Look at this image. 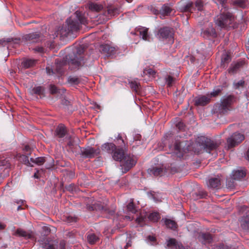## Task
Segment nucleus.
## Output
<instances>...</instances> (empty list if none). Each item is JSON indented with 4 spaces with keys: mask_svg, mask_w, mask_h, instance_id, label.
Returning <instances> with one entry per match:
<instances>
[{
    "mask_svg": "<svg viewBox=\"0 0 249 249\" xmlns=\"http://www.w3.org/2000/svg\"><path fill=\"white\" fill-rule=\"evenodd\" d=\"M234 18L232 14L227 10L221 11V13L215 18V23L221 28H224L229 26L233 22Z\"/></svg>",
    "mask_w": 249,
    "mask_h": 249,
    "instance_id": "nucleus-1",
    "label": "nucleus"
},
{
    "mask_svg": "<svg viewBox=\"0 0 249 249\" xmlns=\"http://www.w3.org/2000/svg\"><path fill=\"white\" fill-rule=\"evenodd\" d=\"M67 27H62L58 31L57 35L60 34L62 37L67 36L70 32L77 31L80 28L78 23L73 21L71 18L67 19Z\"/></svg>",
    "mask_w": 249,
    "mask_h": 249,
    "instance_id": "nucleus-2",
    "label": "nucleus"
},
{
    "mask_svg": "<svg viewBox=\"0 0 249 249\" xmlns=\"http://www.w3.org/2000/svg\"><path fill=\"white\" fill-rule=\"evenodd\" d=\"M84 53L83 48H79L77 50V53L71 56L68 60V63L70 65H73L74 68H76L85 64L83 57L82 54Z\"/></svg>",
    "mask_w": 249,
    "mask_h": 249,
    "instance_id": "nucleus-3",
    "label": "nucleus"
},
{
    "mask_svg": "<svg viewBox=\"0 0 249 249\" xmlns=\"http://www.w3.org/2000/svg\"><path fill=\"white\" fill-rule=\"evenodd\" d=\"M245 139L243 134L235 132L231 137L228 138L227 140L228 148L230 149L235 147L241 142Z\"/></svg>",
    "mask_w": 249,
    "mask_h": 249,
    "instance_id": "nucleus-4",
    "label": "nucleus"
},
{
    "mask_svg": "<svg viewBox=\"0 0 249 249\" xmlns=\"http://www.w3.org/2000/svg\"><path fill=\"white\" fill-rule=\"evenodd\" d=\"M136 163L135 159L130 155H126L121 160V166L124 173H126L133 167Z\"/></svg>",
    "mask_w": 249,
    "mask_h": 249,
    "instance_id": "nucleus-5",
    "label": "nucleus"
},
{
    "mask_svg": "<svg viewBox=\"0 0 249 249\" xmlns=\"http://www.w3.org/2000/svg\"><path fill=\"white\" fill-rule=\"evenodd\" d=\"M246 172L243 170H234L231 174V178L227 181V186L229 188L234 187L233 180H238L245 177Z\"/></svg>",
    "mask_w": 249,
    "mask_h": 249,
    "instance_id": "nucleus-6",
    "label": "nucleus"
},
{
    "mask_svg": "<svg viewBox=\"0 0 249 249\" xmlns=\"http://www.w3.org/2000/svg\"><path fill=\"white\" fill-rule=\"evenodd\" d=\"M235 99L233 96H229L223 99L221 101V104L219 107L220 112L223 114L226 113L229 110L230 106L234 102Z\"/></svg>",
    "mask_w": 249,
    "mask_h": 249,
    "instance_id": "nucleus-7",
    "label": "nucleus"
},
{
    "mask_svg": "<svg viewBox=\"0 0 249 249\" xmlns=\"http://www.w3.org/2000/svg\"><path fill=\"white\" fill-rule=\"evenodd\" d=\"M81 155L83 157L86 158H91L99 153V149H95L92 147H88L81 150Z\"/></svg>",
    "mask_w": 249,
    "mask_h": 249,
    "instance_id": "nucleus-8",
    "label": "nucleus"
},
{
    "mask_svg": "<svg viewBox=\"0 0 249 249\" xmlns=\"http://www.w3.org/2000/svg\"><path fill=\"white\" fill-rule=\"evenodd\" d=\"M166 249H184L182 245L174 238H170L166 241Z\"/></svg>",
    "mask_w": 249,
    "mask_h": 249,
    "instance_id": "nucleus-9",
    "label": "nucleus"
},
{
    "mask_svg": "<svg viewBox=\"0 0 249 249\" xmlns=\"http://www.w3.org/2000/svg\"><path fill=\"white\" fill-rule=\"evenodd\" d=\"M219 145V143L210 139H206L204 144V148L207 152L210 153L211 151L216 149L218 147Z\"/></svg>",
    "mask_w": 249,
    "mask_h": 249,
    "instance_id": "nucleus-10",
    "label": "nucleus"
},
{
    "mask_svg": "<svg viewBox=\"0 0 249 249\" xmlns=\"http://www.w3.org/2000/svg\"><path fill=\"white\" fill-rule=\"evenodd\" d=\"M157 35L160 38H168L172 37L173 33L171 28L164 27L159 30Z\"/></svg>",
    "mask_w": 249,
    "mask_h": 249,
    "instance_id": "nucleus-11",
    "label": "nucleus"
},
{
    "mask_svg": "<svg viewBox=\"0 0 249 249\" xmlns=\"http://www.w3.org/2000/svg\"><path fill=\"white\" fill-rule=\"evenodd\" d=\"M111 154L113 160L120 161H121L124 157L126 156L124 155L123 146L121 148H117L116 147V149Z\"/></svg>",
    "mask_w": 249,
    "mask_h": 249,
    "instance_id": "nucleus-12",
    "label": "nucleus"
},
{
    "mask_svg": "<svg viewBox=\"0 0 249 249\" xmlns=\"http://www.w3.org/2000/svg\"><path fill=\"white\" fill-rule=\"evenodd\" d=\"M101 50L104 53L111 55L116 53L118 50V47L109 44H104L101 46Z\"/></svg>",
    "mask_w": 249,
    "mask_h": 249,
    "instance_id": "nucleus-13",
    "label": "nucleus"
},
{
    "mask_svg": "<svg viewBox=\"0 0 249 249\" xmlns=\"http://www.w3.org/2000/svg\"><path fill=\"white\" fill-rule=\"evenodd\" d=\"M210 101L209 94L206 95L196 97L195 99V103L197 106H205Z\"/></svg>",
    "mask_w": 249,
    "mask_h": 249,
    "instance_id": "nucleus-14",
    "label": "nucleus"
},
{
    "mask_svg": "<svg viewBox=\"0 0 249 249\" xmlns=\"http://www.w3.org/2000/svg\"><path fill=\"white\" fill-rule=\"evenodd\" d=\"M209 27L203 31L202 34L204 37L209 36L215 37L216 36V32L214 29L212 27L211 23H209Z\"/></svg>",
    "mask_w": 249,
    "mask_h": 249,
    "instance_id": "nucleus-15",
    "label": "nucleus"
},
{
    "mask_svg": "<svg viewBox=\"0 0 249 249\" xmlns=\"http://www.w3.org/2000/svg\"><path fill=\"white\" fill-rule=\"evenodd\" d=\"M172 11V9L169 5L164 4L161 7L159 12L157 10L154 11V12L155 14L160 13L161 16H164L169 15Z\"/></svg>",
    "mask_w": 249,
    "mask_h": 249,
    "instance_id": "nucleus-16",
    "label": "nucleus"
},
{
    "mask_svg": "<svg viewBox=\"0 0 249 249\" xmlns=\"http://www.w3.org/2000/svg\"><path fill=\"white\" fill-rule=\"evenodd\" d=\"M244 64V62L243 61L232 63L228 70L229 72L231 74L235 73Z\"/></svg>",
    "mask_w": 249,
    "mask_h": 249,
    "instance_id": "nucleus-17",
    "label": "nucleus"
},
{
    "mask_svg": "<svg viewBox=\"0 0 249 249\" xmlns=\"http://www.w3.org/2000/svg\"><path fill=\"white\" fill-rule=\"evenodd\" d=\"M14 235L18 236L23 237L26 239L31 238L33 237L32 232H27L21 229L17 230Z\"/></svg>",
    "mask_w": 249,
    "mask_h": 249,
    "instance_id": "nucleus-18",
    "label": "nucleus"
},
{
    "mask_svg": "<svg viewBox=\"0 0 249 249\" xmlns=\"http://www.w3.org/2000/svg\"><path fill=\"white\" fill-rule=\"evenodd\" d=\"M39 249H55V247L53 243L44 239L40 242Z\"/></svg>",
    "mask_w": 249,
    "mask_h": 249,
    "instance_id": "nucleus-19",
    "label": "nucleus"
},
{
    "mask_svg": "<svg viewBox=\"0 0 249 249\" xmlns=\"http://www.w3.org/2000/svg\"><path fill=\"white\" fill-rule=\"evenodd\" d=\"M29 155H30V154L28 153L23 155H18V160L26 165L33 166L31 160H29Z\"/></svg>",
    "mask_w": 249,
    "mask_h": 249,
    "instance_id": "nucleus-20",
    "label": "nucleus"
},
{
    "mask_svg": "<svg viewBox=\"0 0 249 249\" xmlns=\"http://www.w3.org/2000/svg\"><path fill=\"white\" fill-rule=\"evenodd\" d=\"M208 187L211 188H216L220 185V180L217 178H212L207 183Z\"/></svg>",
    "mask_w": 249,
    "mask_h": 249,
    "instance_id": "nucleus-21",
    "label": "nucleus"
},
{
    "mask_svg": "<svg viewBox=\"0 0 249 249\" xmlns=\"http://www.w3.org/2000/svg\"><path fill=\"white\" fill-rule=\"evenodd\" d=\"M116 146L113 143H106L102 145V150L106 151L109 153H112L116 149Z\"/></svg>",
    "mask_w": 249,
    "mask_h": 249,
    "instance_id": "nucleus-22",
    "label": "nucleus"
},
{
    "mask_svg": "<svg viewBox=\"0 0 249 249\" xmlns=\"http://www.w3.org/2000/svg\"><path fill=\"white\" fill-rule=\"evenodd\" d=\"M148 29L145 27H141L138 29L140 36L146 41H149L150 36L148 34Z\"/></svg>",
    "mask_w": 249,
    "mask_h": 249,
    "instance_id": "nucleus-23",
    "label": "nucleus"
},
{
    "mask_svg": "<svg viewBox=\"0 0 249 249\" xmlns=\"http://www.w3.org/2000/svg\"><path fill=\"white\" fill-rule=\"evenodd\" d=\"M66 132L65 126L63 124H60L57 127L55 134L59 138H63L66 135Z\"/></svg>",
    "mask_w": 249,
    "mask_h": 249,
    "instance_id": "nucleus-24",
    "label": "nucleus"
},
{
    "mask_svg": "<svg viewBox=\"0 0 249 249\" xmlns=\"http://www.w3.org/2000/svg\"><path fill=\"white\" fill-rule=\"evenodd\" d=\"M87 239L88 243L90 245L95 244L99 239L98 236L93 233H88Z\"/></svg>",
    "mask_w": 249,
    "mask_h": 249,
    "instance_id": "nucleus-25",
    "label": "nucleus"
},
{
    "mask_svg": "<svg viewBox=\"0 0 249 249\" xmlns=\"http://www.w3.org/2000/svg\"><path fill=\"white\" fill-rule=\"evenodd\" d=\"M163 169L160 167H154L148 169V171L150 174L155 176L161 175L163 172Z\"/></svg>",
    "mask_w": 249,
    "mask_h": 249,
    "instance_id": "nucleus-26",
    "label": "nucleus"
},
{
    "mask_svg": "<svg viewBox=\"0 0 249 249\" xmlns=\"http://www.w3.org/2000/svg\"><path fill=\"white\" fill-rule=\"evenodd\" d=\"M233 5L242 8L247 7L249 5L248 0H236L233 2Z\"/></svg>",
    "mask_w": 249,
    "mask_h": 249,
    "instance_id": "nucleus-27",
    "label": "nucleus"
},
{
    "mask_svg": "<svg viewBox=\"0 0 249 249\" xmlns=\"http://www.w3.org/2000/svg\"><path fill=\"white\" fill-rule=\"evenodd\" d=\"M200 238L202 242L204 243H210L212 241V237L210 233H202L200 234Z\"/></svg>",
    "mask_w": 249,
    "mask_h": 249,
    "instance_id": "nucleus-28",
    "label": "nucleus"
},
{
    "mask_svg": "<svg viewBox=\"0 0 249 249\" xmlns=\"http://www.w3.org/2000/svg\"><path fill=\"white\" fill-rule=\"evenodd\" d=\"M164 223L167 228L174 230H176L177 227L176 222L170 219H165Z\"/></svg>",
    "mask_w": 249,
    "mask_h": 249,
    "instance_id": "nucleus-29",
    "label": "nucleus"
},
{
    "mask_svg": "<svg viewBox=\"0 0 249 249\" xmlns=\"http://www.w3.org/2000/svg\"><path fill=\"white\" fill-rule=\"evenodd\" d=\"M36 62V60L34 59H28L24 60L22 62V65L25 69H28L33 67Z\"/></svg>",
    "mask_w": 249,
    "mask_h": 249,
    "instance_id": "nucleus-30",
    "label": "nucleus"
},
{
    "mask_svg": "<svg viewBox=\"0 0 249 249\" xmlns=\"http://www.w3.org/2000/svg\"><path fill=\"white\" fill-rule=\"evenodd\" d=\"M39 37V35L36 33H35L26 35L25 36V39L27 40L32 41L33 42H36L37 41Z\"/></svg>",
    "mask_w": 249,
    "mask_h": 249,
    "instance_id": "nucleus-31",
    "label": "nucleus"
},
{
    "mask_svg": "<svg viewBox=\"0 0 249 249\" xmlns=\"http://www.w3.org/2000/svg\"><path fill=\"white\" fill-rule=\"evenodd\" d=\"M241 226L245 230L249 229V215L242 217L241 221Z\"/></svg>",
    "mask_w": 249,
    "mask_h": 249,
    "instance_id": "nucleus-32",
    "label": "nucleus"
},
{
    "mask_svg": "<svg viewBox=\"0 0 249 249\" xmlns=\"http://www.w3.org/2000/svg\"><path fill=\"white\" fill-rule=\"evenodd\" d=\"M11 163L8 159L0 160V169H5L10 168Z\"/></svg>",
    "mask_w": 249,
    "mask_h": 249,
    "instance_id": "nucleus-33",
    "label": "nucleus"
},
{
    "mask_svg": "<svg viewBox=\"0 0 249 249\" xmlns=\"http://www.w3.org/2000/svg\"><path fill=\"white\" fill-rule=\"evenodd\" d=\"M30 160L32 164L34 165V164H37L38 165H40L43 164L45 162V159L43 157H38L35 159L33 158H30Z\"/></svg>",
    "mask_w": 249,
    "mask_h": 249,
    "instance_id": "nucleus-34",
    "label": "nucleus"
},
{
    "mask_svg": "<svg viewBox=\"0 0 249 249\" xmlns=\"http://www.w3.org/2000/svg\"><path fill=\"white\" fill-rule=\"evenodd\" d=\"M131 89L135 91H137L140 86V83L136 80H131L129 82Z\"/></svg>",
    "mask_w": 249,
    "mask_h": 249,
    "instance_id": "nucleus-35",
    "label": "nucleus"
},
{
    "mask_svg": "<svg viewBox=\"0 0 249 249\" xmlns=\"http://www.w3.org/2000/svg\"><path fill=\"white\" fill-rule=\"evenodd\" d=\"M127 210L128 211L131 212L133 213H135L137 212V211L134 204L133 199H132L127 205Z\"/></svg>",
    "mask_w": 249,
    "mask_h": 249,
    "instance_id": "nucleus-36",
    "label": "nucleus"
},
{
    "mask_svg": "<svg viewBox=\"0 0 249 249\" xmlns=\"http://www.w3.org/2000/svg\"><path fill=\"white\" fill-rule=\"evenodd\" d=\"M245 82L243 80H240L233 83V87L235 89H242L245 87Z\"/></svg>",
    "mask_w": 249,
    "mask_h": 249,
    "instance_id": "nucleus-37",
    "label": "nucleus"
},
{
    "mask_svg": "<svg viewBox=\"0 0 249 249\" xmlns=\"http://www.w3.org/2000/svg\"><path fill=\"white\" fill-rule=\"evenodd\" d=\"M221 90H222V88L215 87L213 89V91L212 92H211V93L209 94L210 98L212 97L217 96L221 92Z\"/></svg>",
    "mask_w": 249,
    "mask_h": 249,
    "instance_id": "nucleus-38",
    "label": "nucleus"
},
{
    "mask_svg": "<svg viewBox=\"0 0 249 249\" xmlns=\"http://www.w3.org/2000/svg\"><path fill=\"white\" fill-rule=\"evenodd\" d=\"M150 220L153 222H157L159 219V214L158 213H152L148 216Z\"/></svg>",
    "mask_w": 249,
    "mask_h": 249,
    "instance_id": "nucleus-39",
    "label": "nucleus"
},
{
    "mask_svg": "<svg viewBox=\"0 0 249 249\" xmlns=\"http://www.w3.org/2000/svg\"><path fill=\"white\" fill-rule=\"evenodd\" d=\"M43 91V87L40 86L35 87L32 89L33 93L37 95H42Z\"/></svg>",
    "mask_w": 249,
    "mask_h": 249,
    "instance_id": "nucleus-40",
    "label": "nucleus"
},
{
    "mask_svg": "<svg viewBox=\"0 0 249 249\" xmlns=\"http://www.w3.org/2000/svg\"><path fill=\"white\" fill-rule=\"evenodd\" d=\"M68 81L71 84L77 85L80 83V80L77 77H70L68 78Z\"/></svg>",
    "mask_w": 249,
    "mask_h": 249,
    "instance_id": "nucleus-41",
    "label": "nucleus"
},
{
    "mask_svg": "<svg viewBox=\"0 0 249 249\" xmlns=\"http://www.w3.org/2000/svg\"><path fill=\"white\" fill-rule=\"evenodd\" d=\"M119 11L118 8L114 7H110L108 8L107 10L108 13L110 15V16H114L118 14Z\"/></svg>",
    "mask_w": 249,
    "mask_h": 249,
    "instance_id": "nucleus-42",
    "label": "nucleus"
},
{
    "mask_svg": "<svg viewBox=\"0 0 249 249\" xmlns=\"http://www.w3.org/2000/svg\"><path fill=\"white\" fill-rule=\"evenodd\" d=\"M89 8L92 10L99 11L102 9V6L96 3H91L89 5Z\"/></svg>",
    "mask_w": 249,
    "mask_h": 249,
    "instance_id": "nucleus-43",
    "label": "nucleus"
},
{
    "mask_svg": "<svg viewBox=\"0 0 249 249\" xmlns=\"http://www.w3.org/2000/svg\"><path fill=\"white\" fill-rule=\"evenodd\" d=\"M75 15H76V17H77L79 21L80 22L81 24H87V20L84 17H81L80 14V13L78 12V11H76L75 13Z\"/></svg>",
    "mask_w": 249,
    "mask_h": 249,
    "instance_id": "nucleus-44",
    "label": "nucleus"
},
{
    "mask_svg": "<svg viewBox=\"0 0 249 249\" xmlns=\"http://www.w3.org/2000/svg\"><path fill=\"white\" fill-rule=\"evenodd\" d=\"M231 59L230 58V56L227 53H225L222 56L221 59V63H222L223 65L225 63H229L231 61Z\"/></svg>",
    "mask_w": 249,
    "mask_h": 249,
    "instance_id": "nucleus-45",
    "label": "nucleus"
},
{
    "mask_svg": "<svg viewBox=\"0 0 249 249\" xmlns=\"http://www.w3.org/2000/svg\"><path fill=\"white\" fill-rule=\"evenodd\" d=\"M218 4L221 5V11L227 10L226 3L227 0H216Z\"/></svg>",
    "mask_w": 249,
    "mask_h": 249,
    "instance_id": "nucleus-46",
    "label": "nucleus"
},
{
    "mask_svg": "<svg viewBox=\"0 0 249 249\" xmlns=\"http://www.w3.org/2000/svg\"><path fill=\"white\" fill-rule=\"evenodd\" d=\"M195 5L198 11L202 10L203 7V1L202 0H196Z\"/></svg>",
    "mask_w": 249,
    "mask_h": 249,
    "instance_id": "nucleus-47",
    "label": "nucleus"
},
{
    "mask_svg": "<svg viewBox=\"0 0 249 249\" xmlns=\"http://www.w3.org/2000/svg\"><path fill=\"white\" fill-rule=\"evenodd\" d=\"M175 81V78L170 75H168L166 78V82L167 85L169 87L171 86Z\"/></svg>",
    "mask_w": 249,
    "mask_h": 249,
    "instance_id": "nucleus-48",
    "label": "nucleus"
},
{
    "mask_svg": "<svg viewBox=\"0 0 249 249\" xmlns=\"http://www.w3.org/2000/svg\"><path fill=\"white\" fill-rule=\"evenodd\" d=\"M143 73L145 74H148L149 76H153L155 74L156 72L151 69H148L144 70Z\"/></svg>",
    "mask_w": 249,
    "mask_h": 249,
    "instance_id": "nucleus-49",
    "label": "nucleus"
},
{
    "mask_svg": "<svg viewBox=\"0 0 249 249\" xmlns=\"http://www.w3.org/2000/svg\"><path fill=\"white\" fill-rule=\"evenodd\" d=\"M64 220H66L68 223L74 222L76 221V218L71 216H66Z\"/></svg>",
    "mask_w": 249,
    "mask_h": 249,
    "instance_id": "nucleus-50",
    "label": "nucleus"
},
{
    "mask_svg": "<svg viewBox=\"0 0 249 249\" xmlns=\"http://www.w3.org/2000/svg\"><path fill=\"white\" fill-rule=\"evenodd\" d=\"M145 218L143 216H140L136 219V222L141 226H142L144 222Z\"/></svg>",
    "mask_w": 249,
    "mask_h": 249,
    "instance_id": "nucleus-51",
    "label": "nucleus"
},
{
    "mask_svg": "<svg viewBox=\"0 0 249 249\" xmlns=\"http://www.w3.org/2000/svg\"><path fill=\"white\" fill-rule=\"evenodd\" d=\"M50 92L52 94H55L58 92V89L54 85H51L50 88Z\"/></svg>",
    "mask_w": 249,
    "mask_h": 249,
    "instance_id": "nucleus-52",
    "label": "nucleus"
},
{
    "mask_svg": "<svg viewBox=\"0 0 249 249\" xmlns=\"http://www.w3.org/2000/svg\"><path fill=\"white\" fill-rule=\"evenodd\" d=\"M116 139H117V141H120L121 142H119L118 144H121L122 146H123V145L124 146H125V143L124 142V140L122 139V137L120 134H118L117 137L116 138Z\"/></svg>",
    "mask_w": 249,
    "mask_h": 249,
    "instance_id": "nucleus-53",
    "label": "nucleus"
},
{
    "mask_svg": "<svg viewBox=\"0 0 249 249\" xmlns=\"http://www.w3.org/2000/svg\"><path fill=\"white\" fill-rule=\"evenodd\" d=\"M174 148L175 150L180 152L181 149L180 143L177 142L175 144Z\"/></svg>",
    "mask_w": 249,
    "mask_h": 249,
    "instance_id": "nucleus-54",
    "label": "nucleus"
},
{
    "mask_svg": "<svg viewBox=\"0 0 249 249\" xmlns=\"http://www.w3.org/2000/svg\"><path fill=\"white\" fill-rule=\"evenodd\" d=\"M65 242L64 241H60L59 247L57 249H65Z\"/></svg>",
    "mask_w": 249,
    "mask_h": 249,
    "instance_id": "nucleus-55",
    "label": "nucleus"
},
{
    "mask_svg": "<svg viewBox=\"0 0 249 249\" xmlns=\"http://www.w3.org/2000/svg\"><path fill=\"white\" fill-rule=\"evenodd\" d=\"M10 39H7V40L5 39H1L0 40V44H1L2 45H5L6 43L10 42Z\"/></svg>",
    "mask_w": 249,
    "mask_h": 249,
    "instance_id": "nucleus-56",
    "label": "nucleus"
},
{
    "mask_svg": "<svg viewBox=\"0 0 249 249\" xmlns=\"http://www.w3.org/2000/svg\"><path fill=\"white\" fill-rule=\"evenodd\" d=\"M24 150L27 152V153L31 154V148L29 146L26 145L24 147Z\"/></svg>",
    "mask_w": 249,
    "mask_h": 249,
    "instance_id": "nucleus-57",
    "label": "nucleus"
},
{
    "mask_svg": "<svg viewBox=\"0 0 249 249\" xmlns=\"http://www.w3.org/2000/svg\"><path fill=\"white\" fill-rule=\"evenodd\" d=\"M35 51L36 52H38L39 53H42L43 52V48L42 47H36L34 49Z\"/></svg>",
    "mask_w": 249,
    "mask_h": 249,
    "instance_id": "nucleus-58",
    "label": "nucleus"
},
{
    "mask_svg": "<svg viewBox=\"0 0 249 249\" xmlns=\"http://www.w3.org/2000/svg\"><path fill=\"white\" fill-rule=\"evenodd\" d=\"M219 249H229V247L222 244L220 246Z\"/></svg>",
    "mask_w": 249,
    "mask_h": 249,
    "instance_id": "nucleus-59",
    "label": "nucleus"
},
{
    "mask_svg": "<svg viewBox=\"0 0 249 249\" xmlns=\"http://www.w3.org/2000/svg\"><path fill=\"white\" fill-rule=\"evenodd\" d=\"M245 157H246V159L248 160H249V149L248 150V151L246 152V154Z\"/></svg>",
    "mask_w": 249,
    "mask_h": 249,
    "instance_id": "nucleus-60",
    "label": "nucleus"
},
{
    "mask_svg": "<svg viewBox=\"0 0 249 249\" xmlns=\"http://www.w3.org/2000/svg\"><path fill=\"white\" fill-rule=\"evenodd\" d=\"M183 124L182 123H179L177 125V126L178 127L179 129H181L183 127Z\"/></svg>",
    "mask_w": 249,
    "mask_h": 249,
    "instance_id": "nucleus-61",
    "label": "nucleus"
},
{
    "mask_svg": "<svg viewBox=\"0 0 249 249\" xmlns=\"http://www.w3.org/2000/svg\"><path fill=\"white\" fill-rule=\"evenodd\" d=\"M200 193L202 194L200 197H203L206 196V193L204 191L200 192Z\"/></svg>",
    "mask_w": 249,
    "mask_h": 249,
    "instance_id": "nucleus-62",
    "label": "nucleus"
},
{
    "mask_svg": "<svg viewBox=\"0 0 249 249\" xmlns=\"http://www.w3.org/2000/svg\"><path fill=\"white\" fill-rule=\"evenodd\" d=\"M149 239L151 241H154L155 240V238L154 237H153V236H149Z\"/></svg>",
    "mask_w": 249,
    "mask_h": 249,
    "instance_id": "nucleus-63",
    "label": "nucleus"
},
{
    "mask_svg": "<svg viewBox=\"0 0 249 249\" xmlns=\"http://www.w3.org/2000/svg\"><path fill=\"white\" fill-rule=\"evenodd\" d=\"M5 225L4 224L0 223V230L4 229Z\"/></svg>",
    "mask_w": 249,
    "mask_h": 249,
    "instance_id": "nucleus-64",
    "label": "nucleus"
}]
</instances>
